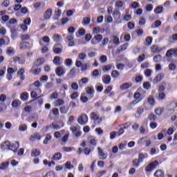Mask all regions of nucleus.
<instances>
[{
	"mask_svg": "<svg viewBox=\"0 0 177 177\" xmlns=\"http://www.w3.org/2000/svg\"><path fill=\"white\" fill-rule=\"evenodd\" d=\"M164 73H160L156 76V77L153 79L154 84H157V82H160L164 78Z\"/></svg>",
	"mask_w": 177,
	"mask_h": 177,
	"instance_id": "5701e85b",
	"label": "nucleus"
},
{
	"mask_svg": "<svg viewBox=\"0 0 177 177\" xmlns=\"http://www.w3.org/2000/svg\"><path fill=\"white\" fill-rule=\"evenodd\" d=\"M53 63L55 64V66H60L62 63L60 62V57H55L53 59Z\"/></svg>",
	"mask_w": 177,
	"mask_h": 177,
	"instance_id": "37998d69",
	"label": "nucleus"
},
{
	"mask_svg": "<svg viewBox=\"0 0 177 177\" xmlns=\"http://www.w3.org/2000/svg\"><path fill=\"white\" fill-rule=\"evenodd\" d=\"M44 63H45V58L40 57L36 60L33 67H39V66H42V64H44Z\"/></svg>",
	"mask_w": 177,
	"mask_h": 177,
	"instance_id": "9b49d317",
	"label": "nucleus"
},
{
	"mask_svg": "<svg viewBox=\"0 0 177 177\" xmlns=\"http://www.w3.org/2000/svg\"><path fill=\"white\" fill-rule=\"evenodd\" d=\"M71 88L73 89V91H78V84L77 82H73L71 84Z\"/></svg>",
	"mask_w": 177,
	"mask_h": 177,
	"instance_id": "680f3d73",
	"label": "nucleus"
},
{
	"mask_svg": "<svg viewBox=\"0 0 177 177\" xmlns=\"http://www.w3.org/2000/svg\"><path fill=\"white\" fill-rule=\"evenodd\" d=\"M154 176L156 177H164V171L161 170H157L154 173Z\"/></svg>",
	"mask_w": 177,
	"mask_h": 177,
	"instance_id": "c03bdc74",
	"label": "nucleus"
},
{
	"mask_svg": "<svg viewBox=\"0 0 177 177\" xmlns=\"http://www.w3.org/2000/svg\"><path fill=\"white\" fill-rule=\"evenodd\" d=\"M71 131L73 133V135L75 134L76 132H77L78 131H80V129H78L77 127L73 126L72 127H71Z\"/></svg>",
	"mask_w": 177,
	"mask_h": 177,
	"instance_id": "e2e57ef3",
	"label": "nucleus"
},
{
	"mask_svg": "<svg viewBox=\"0 0 177 177\" xmlns=\"http://www.w3.org/2000/svg\"><path fill=\"white\" fill-rule=\"evenodd\" d=\"M149 155L147 153H141L138 155V160L140 162H143L145 158H148Z\"/></svg>",
	"mask_w": 177,
	"mask_h": 177,
	"instance_id": "cd10ccee",
	"label": "nucleus"
},
{
	"mask_svg": "<svg viewBox=\"0 0 177 177\" xmlns=\"http://www.w3.org/2000/svg\"><path fill=\"white\" fill-rule=\"evenodd\" d=\"M55 73L58 77H62V75H64L66 72H64V69L62 67L59 66L56 68Z\"/></svg>",
	"mask_w": 177,
	"mask_h": 177,
	"instance_id": "a211bd4d",
	"label": "nucleus"
},
{
	"mask_svg": "<svg viewBox=\"0 0 177 177\" xmlns=\"http://www.w3.org/2000/svg\"><path fill=\"white\" fill-rule=\"evenodd\" d=\"M21 104V101H20L19 100H15L12 101L11 106H12V109H19V107H20Z\"/></svg>",
	"mask_w": 177,
	"mask_h": 177,
	"instance_id": "6ab92c4d",
	"label": "nucleus"
},
{
	"mask_svg": "<svg viewBox=\"0 0 177 177\" xmlns=\"http://www.w3.org/2000/svg\"><path fill=\"white\" fill-rule=\"evenodd\" d=\"M19 131L20 132H26V131H27V125L20 124L19 127Z\"/></svg>",
	"mask_w": 177,
	"mask_h": 177,
	"instance_id": "09e8293b",
	"label": "nucleus"
},
{
	"mask_svg": "<svg viewBox=\"0 0 177 177\" xmlns=\"http://www.w3.org/2000/svg\"><path fill=\"white\" fill-rule=\"evenodd\" d=\"M164 11V8L162 6H158L156 7V8L154 10V12L156 15H161L162 12Z\"/></svg>",
	"mask_w": 177,
	"mask_h": 177,
	"instance_id": "7c9ffc66",
	"label": "nucleus"
},
{
	"mask_svg": "<svg viewBox=\"0 0 177 177\" xmlns=\"http://www.w3.org/2000/svg\"><path fill=\"white\" fill-rule=\"evenodd\" d=\"M148 118L150 121H156L157 116H156V115L153 114V113H150L148 115Z\"/></svg>",
	"mask_w": 177,
	"mask_h": 177,
	"instance_id": "bf43d9fd",
	"label": "nucleus"
},
{
	"mask_svg": "<svg viewBox=\"0 0 177 177\" xmlns=\"http://www.w3.org/2000/svg\"><path fill=\"white\" fill-rule=\"evenodd\" d=\"M75 75H77V72H76V70L75 69V68H73L69 71V73L67 74V77L69 80L71 78H74V77H75Z\"/></svg>",
	"mask_w": 177,
	"mask_h": 177,
	"instance_id": "aec40b11",
	"label": "nucleus"
},
{
	"mask_svg": "<svg viewBox=\"0 0 177 177\" xmlns=\"http://www.w3.org/2000/svg\"><path fill=\"white\" fill-rule=\"evenodd\" d=\"M9 167V161L4 162L0 164V171H5Z\"/></svg>",
	"mask_w": 177,
	"mask_h": 177,
	"instance_id": "393cba45",
	"label": "nucleus"
},
{
	"mask_svg": "<svg viewBox=\"0 0 177 177\" xmlns=\"http://www.w3.org/2000/svg\"><path fill=\"white\" fill-rule=\"evenodd\" d=\"M133 98L136 99V102H142V95L139 92H136L133 95Z\"/></svg>",
	"mask_w": 177,
	"mask_h": 177,
	"instance_id": "c85d7f7f",
	"label": "nucleus"
},
{
	"mask_svg": "<svg viewBox=\"0 0 177 177\" xmlns=\"http://www.w3.org/2000/svg\"><path fill=\"white\" fill-rule=\"evenodd\" d=\"M90 118L91 120L95 121V122H96L97 124H100V122H102V118H100L99 115L96 114V112L91 113Z\"/></svg>",
	"mask_w": 177,
	"mask_h": 177,
	"instance_id": "20e7f679",
	"label": "nucleus"
},
{
	"mask_svg": "<svg viewBox=\"0 0 177 177\" xmlns=\"http://www.w3.org/2000/svg\"><path fill=\"white\" fill-rule=\"evenodd\" d=\"M65 42L68 44V46L73 47L75 46V43L74 42V35H69L66 36L64 39Z\"/></svg>",
	"mask_w": 177,
	"mask_h": 177,
	"instance_id": "f03ea898",
	"label": "nucleus"
},
{
	"mask_svg": "<svg viewBox=\"0 0 177 177\" xmlns=\"http://www.w3.org/2000/svg\"><path fill=\"white\" fill-rule=\"evenodd\" d=\"M115 6L116 8H118V9H121V8H122V6H124V1H116L115 3Z\"/></svg>",
	"mask_w": 177,
	"mask_h": 177,
	"instance_id": "a18cd8bd",
	"label": "nucleus"
},
{
	"mask_svg": "<svg viewBox=\"0 0 177 177\" xmlns=\"http://www.w3.org/2000/svg\"><path fill=\"white\" fill-rule=\"evenodd\" d=\"M53 159L55 161H57L59 160H62V153L57 152L53 156Z\"/></svg>",
	"mask_w": 177,
	"mask_h": 177,
	"instance_id": "a19ab883",
	"label": "nucleus"
},
{
	"mask_svg": "<svg viewBox=\"0 0 177 177\" xmlns=\"http://www.w3.org/2000/svg\"><path fill=\"white\" fill-rule=\"evenodd\" d=\"M89 82V78L82 77L81 80H78L79 86L81 88L84 85H86Z\"/></svg>",
	"mask_w": 177,
	"mask_h": 177,
	"instance_id": "9d476101",
	"label": "nucleus"
},
{
	"mask_svg": "<svg viewBox=\"0 0 177 177\" xmlns=\"http://www.w3.org/2000/svg\"><path fill=\"white\" fill-rule=\"evenodd\" d=\"M20 99L22 100L23 102H26L28 100V93L27 92L22 93L20 95Z\"/></svg>",
	"mask_w": 177,
	"mask_h": 177,
	"instance_id": "473e14b6",
	"label": "nucleus"
},
{
	"mask_svg": "<svg viewBox=\"0 0 177 177\" xmlns=\"http://www.w3.org/2000/svg\"><path fill=\"white\" fill-rule=\"evenodd\" d=\"M64 104V100L62 99H58L55 104V107H60V106H63Z\"/></svg>",
	"mask_w": 177,
	"mask_h": 177,
	"instance_id": "58836bf2",
	"label": "nucleus"
},
{
	"mask_svg": "<svg viewBox=\"0 0 177 177\" xmlns=\"http://www.w3.org/2000/svg\"><path fill=\"white\" fill-rule=\"evenodd\" d=\"M132 129L135 131L137 132L138 129H139V124L138 123H134L132 125Z\"/></svg>",
	"mask_w": 177,
	"mask_h": 177,
	"instance_id": "774afa93",
	"label": "nucleus"
},
{
	"mask_svg": "<svg viewBox=\"0 0 177 177\" xmlns=\"http://www.w3.org/2000/svg\"><path fill=\"white\" fill-rule=\"evenodd\" d=\"M113 17L115 19H118V20L121 19V12L118 10H115L113 13Z\"/></svg>",
	"mask_w": 177,
	"mask_h": 177,
	"instance_id": "4c0bfd02",
	"label": "nucleus"
},
{
	"mask_svg": "<svg viewBox=\"0 0 177 177\" xmlns=\"http://www.w3.org/2000/svg\"><path fill=\"white\" fill-rule=\"evenodd\" d=\"M148 103L149 104H150V106H151V107H153V106H154V104H156V102L154 101V97L150 95L148 97Z\"/></svg>",
	"mask_w": 177,
	"mask_h": 177,
	"instance_id": "ea45409f",
	"label": "nucleus"
},
{
	"mask_svg": "<svg viewBox=\"0 0 177 177\" xmlns=\"http://www.w3.org/2000/svg\"><path fill=\"white\" fill-rule=\"evenodd\" d=\"M128 48V44H124L123 45H121L120 46V49H118L116 51H115V54L116 55H118V53H120V52H122V50H125V49H127Z\"/></svg>",
	"mask_w": 177,
	"mask_h": 177,
	"instance_id": "c756f323",
	"label": "nucleus"
},
{
	"mask_svg": "<svg viewBox=\"0 0 177 177\" xmlns=\"http://www.w3.org/2000/svg\"><path fill=\"white\" fill-rule=\"evenodd\" d=\"M112 39L114 45H115V46H118V45H120V39L115 35H113Z\"/></svg>",
	"mask_w": 177,
	"mask_h": 177,
	"instance_id": "e433bc0d",
	"label": "nucleus"
},
{
	"mask_svg": "<svg viewBox=\"0 0 177 177\" xmlns=\"http://www.w3.org/2000/svg\"><path fill=\"white\" fill-rule=\"evenodd\" d=\"M131 86H132L131 83H124L122 85H120V88L121 91H125L127 89H129V88H131Z\"/></svg>",
	"mask_w": 177,
	"mask_h": 177,
	"instance_id": "b1692460",
	"label": "nucleus"
},
{
	"mask_svg": "<svg viewBox=\"0 0 177 177\" xmlns=\"http://www.w3.org/2000/svg\"><path fill=\"white\" fill-rule=\"evenodd\" d=\"M50 127L51 128H53V129H55V131H59V129L64 127V123H63V122H61L59 123H53Z\"/></svg>",
	"mask_w": 177,
	"mask_h": 177,
	"instance_id": "6e6552de",
	"label": "nucleus"
},
{
	"mask_svg": "<svg viewBox=\"0 0 177 177\" xmlns=\"http://www.w3.org/2000/svg\"><path fill=\"white\" fill-rule=\"evenodd\" d=\"M161 24H162V22L160 20H157L151 24V28H158V27H161Z\"/></svg>",
	"mask_w": 177,
	"mask_h": 177,
	"instance_id": "bb28decb",
	"label": "nucleus"
},
{
	"mask_svg": "<svg viewBox=\"0 0 177 177\" xmlns=\"http://www.w3.org/2000/svg\"><path fill=\"white\" fill-rule=\"evenodd\" d=\"M111 77H113V78H118V77H120V73L118 71L114 70L111 72Z\"/></svg>",
	"mask_w": 177,
	"mask_h": 177,
	"instance_id": "3c124183",
	"label": "nucleus"
},
{
	"mask_svg": "<svg viewBox=\"0 0 177 177\" xmlns=\"http://www.w3.org/2000/svg\"><path fill=\"white\" fill-rule=\"evenodd\" d=\"M59 111L62 114H67L68 113V109H66V106H61Z\"/></svg>",
	"mask_w": 177,
	"mask_h": 177,
	"instance_id": "603ef678",
	"label": "nucleus"
},
{
	"mask_svg": "<svg viewBox=\"0 0 177 177\" xmlns=\"http://www.w3.org/2000/svg\"><path fill=\"white\" fill-rule=\"evenodd\" d=\"M169 70L171 71H175L176 70V64L171 63L169 64Z\"/></svg>",
	"mask_w": 177,
	"mask_h": 177,
	"instance_id": "4d7b16f0",
	"label": "nucleus"
},
{
	"mask_svg": "<svg viewBox=\"0 0 177 177\" xmlns=\"http://www.w3.org/2000/svg\"><path fill=\"white\" fill-rule=\"evenodd\" d=\"M41 154V152L39 151V149H33L32 150L31 156L32 157H38Z\"/></svg>",
	"mask_w": 177,
	"mask_h": 177,
	"instance_id": "f704fd0d",
	"label": "nucleus"
},
{
	"mask_svg": "<svg viewBox=\"0 0 177 177\" xmlns=\"http://www.w3.org/2000/svg\"><path fill=\"white\" fill-rule=\"evenodd\" d=\"M31 71L35 74V75H38L41 73V68H37L34 69V67L31 68Z\"/></svg>",
	"mask_w": 177,
	"mask_h": 177,
	"instance_id": "864d4df0",
	"label": "nucleus"
},
{
	"mask_svg": "<svg viewBox=\"0 0 177 177\" xmlns=\"http://www.w3.org/2000/svg\"><path fill=\"white\" fill-rule=\"evenodd\" d=\"M30 140L34 142V140H41V135L39 133H35L33 135L30 136Z\"/></svg>",
	"mask_w": 177,
	"mask_h": 177,
	"instance_id": "2eb2a0df",
	"label": "nucleus"
},
{
	"mask_svg": "<svg viewBox=\"0 0 177 177\" xmlns=\"http://www.w3.org/2000/svg\"><path fill=\"white\" fill-rule=\"evenodd\" d=\"M1 149L2 150H10V142H9V141L4 142L1 145Z\"/></svg>",
	"mask_w": 177,
	"mask_h": 177,
	"instance_id": "f3484780",
	"label": "nucleus"
},
{
	"mask_svg": "<svg viewBox=\"0 0 177 177\" xmlns=\"http://www.w3.org/2000/svg\"><path fill=\"white\" fill-rule=\"evenodd\" d=\"M62 16V10L58 9L55 12V17H54V20H59V17Z\"/></svg>",
	"mask_w": 177,
	"mask_h": 177,
	"instance_id": "c9c22d12",
	"label": "nucleus"
},
{
	"mask_svg": "<svg viewBox=\"0 0 177 177\" xmlns=\"http://www.w3.org/2000/svg\"><path fill=\"white\" fill-rule=\"evenodd\" d=\"M52 17V9H48L44 13V20H49Z\"/></svg>",
	"mask_w": 177,
	"mask_h": 177,
	"instance_id": "412c9836",
	"label": "nucleus"
},
{
	"mask_svg": "<svg viewBox=\"0 0 177 177\" xmlns=\"http://www.w3.org/2000/svg\"><path fill=\"white\" fill-rule=\"evenodd\" d=\"M51 139H52V136H50V134H47L46 136L45 140L43 142L44 145H48L49 140H50Z\"/></svg>",
	"mask_w": 177,
	"mask_h": 177,
	"instance_id": "8fccbe9b",
	"label": "nucleus"
},
{
	"mask_svg": "<svg viewBox=\"0 0 177 177\" xmlns=\"http://www.w3.org/2000/svg\"><path fill=\"white\" fill-rule=\"evenodd\" d=\"M53 50L54 53L59 55V53H62L63 50V46L60 44H56L54 45Z\"/></svg>",
	"mask_w": 177,
	"mask_h": 177,
	"instance_id": "423d86ee",
	"label": "nucleus"
},
{
	"mask_svg": "<svg viewBox=\"0 0 177 177\" xmlns=\"http://www.w3.org/2000/svg\"><path fill=\"white\" fill-rule=\"evenodd\" d=\"M77 122L80 125H86L88 123V115L82 114L77 119Z\"/></svg>",
	"mask_w": 177,
	"mask_h": 177,
	"instance_id": "7ed1b4c3",
	"label": "nucleus"
},
{
	"mask_svg": "<svg viewBox=\"0 0 177 177\" xmlns=\"http://www.w3.org/2000/svg\"><path fill=\"white\" fill-rule=\"evenodd\" d=\"M97 151H98V156L100 157V160H106V158H107V153H104V151H103V149H102V148L98 147Z\"/></svg>",
	"mask_w": 177,
	"mask_h": 177,
	"instance_id": "0eeeda50",
	"label": "nucleus"
},
{
	"mask_svg": "<svg viewBox=\"0 0 177 177\" xmlns=\"http://www.w3.org/2000/svg\"><path fill=\"white\" fill-rule=\"evenodd\" d=\"M93 38L99 44V43L102 42V39H103V35H96L94 36Z\"/></svg>",
	"mask_w": 177,
	"mask_h": 177,
	"instance_id": "79ce46f5",
	"label": "nucleus"
},
{
	"mask_svg": "<svg viewBox=\"0 0 177 177\" xmlns=\"http://www.w3.org/2000/svg\"><path fill=\"white\" fill-rule=\"evenodd\" d=\"M151 50L152 53H160V52L162 50V48H161L156 45H153L151 47Z\"/></svg>",
	"mask_w": 177,
	"mask_h": 177,
	"instance_id": "4be33fe9",
	"label": "nucleus"
},
{
	"mask_svg": "<svg viewBox=\"0 0 177 177\" xmlns=\"http://www.w3.org/2000/svg\"><path fill=\"white\" fill-rule=\"evenodd\" d=\"M6 53L7 55H8V56H12V55H15V48L9 47L7 50Z\"/></svg>",
	"mask_w": 177,
	"mask_h": 177,
	"instance_id": "de8ad7c7",
	"label": "nucleus"
},
{
	"mask_svg": "<svg viewBox=\"0 0 177 177\" xmlns=\"http://www.w3.org/2000/svg\"><path fill=\"white\" fill-rule=\"evenodd\" d=\"M86 58V54L85 53H79L78 59H80V60H82V62H84V60H85Z\"/></svg>",
	"mask_w": 177,
	"mask_h": 177,
	"instance_id": "49530a36",
	"label": "nucleus"
},
{
	"mask_svg": "<svg viewBox=\"0 0 177 177\" xmlns=\"http://www.w3.org/2000/svg\"><path fill=\"white\" fill-rule=\"evenodd\" d=\"M162 57H161V55H158L155 57H153V62L155 63H158V62H161Z\"/></svg>",
	"mask_w": 177,
	"mask_h": 177,
	"instance_id": "5fc2aeb1",
	"label": "nucleus"
},
{
	"mask_svg": "<svg viewBox=\"0 0 177 177\" xmlns=\"http://www.w3.org/2000/svg\"><path fill=\"white\" fill-rule=\"evenodd\" d=\"M138 103H139V102H137L136 100H133V102H131L127 104V108L129 110H131V109H133V107H135V106H136V104H138Z\"/></svg>",
	"mask_w": 177,
	"mask_h": 177,
	"instance_id": "2f4dec72",
	"label": "nucleus"
},
{
	"mask_svg": "<svg viewBox=\"0 0 177 177\" xmlns=\"http://www.w3.org/2000/svg\"><path fill=\"white\" fill-rule=\"evenodd\" d=\"M158 162L157 160H154L153 162H150L145 167L146 172H152L153 169H156L157 167H158Z\"/></svg>",
	"mask_w": 177,
	"mask_h": 177,
	"instance_id": "f257e3e1",
	"label": "nucleus"
},
{
	"mask_svg": "<svg viewBox=\"0 0 177 177\" xmlns=\"http://www.w3.org/2000/svg\"><path fill=\"white\" fill-rule=\"evenodd\" d=\"M177 107V102H173L169 105L167 106V110L170 113V114H174L175 113V109Z\"/></svg>",
	"mask_w": 177,
	"mask_h": 177,
	"instance_id": "39448f33",
	"label": "nucleus"
},
{
	"mask_svg": "<svg viewBox=\"0 0 177 177\" xmlns=\"http://www.w3.org/2000/svg\"><path fill=\"white\" fill-rule=\"evenodd\" d=\"M89 23H91V15L85 17L82 19V24L84 26V27L88 26Z\"/></svg>",
	"mask_w": 177,
	"mask_h": 177,
	"instance_id": "4468645a",
	"label": "nucleus"
},
{
	"mask_svg": "<svg viewBox=\"0 0 177 177\" xmlns=\"http://www.w3.org/2000/svg\"><path fill=\"white\" fill-rule=\"evenodd\" d=\"M142 113H145V109H143V107L140 106L138 109L137 111L134 115L135 118H140Z\"/></svg>",
	"mask_w": 177,
	"mask_h": 177,
	"instance_id": "f8f14e48",
	"label": "nucleus"
},
{
	"mask_svg": "<svg viewBox=\"0 0 177 177\" xmlns=\"http://www.w3.org/2000/svg\"><path fill=\"white\" fill-rule=\"evenodd\" d=\"M140 5L139 3L134 1L131 4V8L132 9H138V8H139Z\"/></svg>",
	"mask_w": 177,
	"mask_h": 177,
	"instance_id": "338daca9",
	"label": "nucleus"
},
{
	"mask_svg": "<svg viewBox=\"0 0 177 177\" xmlns=\"http://www.w3.org/2000/svg\"><path fill=\"white\" fill-rule=\"evenodd\" d=\"M158 99V100H165V93H164L163 92L159 93Z\"/></svg>",
	"mask_w": 177,
	"mask_h": 177,
	"instance_id": "052dcab7",
	"label": "nucleus"
},
{
	"mask_svg": "<svg viewBox=\"0 0 177 177\" xmlns=\"http://www.w3.org/2000/svg\"><path fill=\"white\" fill-rule=\"evenodd\" d=\"M19 142L16 141L15 142L11 144L10 143V150H12V151H14V153H16V151H17L19 147Z\"/></svg>",
	"mask_w": 177,
	"mask_h": 177,
	"instance_id": "ddd939ff",
	"label": "nucleus"
},
{
	"mask_svg": "<svg viewBox=\"0 0 177 177\" xmlns=\"http://www.w3.org/2000/svg\"><path fill=\"white\" fill-rule=\"evenodd\" d=\"M60 38H61V36H60V35H58V34H55L53 36V39L55 42H58V41H60Z\"/></svg>",
	"mask_w": 177,
	"mask_h": 177,
	"instance_id": "6e6d98bb",
	"label": "nucleus"
},
{
	"mask_svg": "<svg viewBox=\"0 0 177 177\" xmlns=\"http://www.w3.org/2000/svg\"><path fill=\"white\" fill-rule=\"evenodd\" d=\"M102 82L104 84H106V85H109L110 82H111V77L109 75H105L102 76Z\"/></svg>",
	"mask_w": 177,
	"mask_h": 177,
	"instance_id": "dca6fc26",
	"label": "nucleus"
},
{
	"mask_svg": "<svg viewBox=\"0 0 177 177\" xmlns=\"http://www.w3.org/2000/svg\"><path fill=\"white\" fill-rule=\"evenodd\" d=\"M86 92L87 95H89L91 97H93V95L95 93V88L93 87V86H87L86 88Z\"/></svg>",
	"mask_w": 177,
	"mask_h": 177,
	"instance_id": "1a4fd4ad",
	"label": "nucleus"
},
{
	"mask_svg": "<svg viewBox=\"0 0 177 177\" xmlns=\"http://www.w3.org/2000/svg\"><path fill=\"white\" fill-rule=\"evenodd\" d=\"M28 45V42H22L20 44L19 49H26Z\"/></svg>",
	"mask_w": 177,
	"mask_h": 177,
	"instance_id": "0e129e2a",
	"label": "nucleus"
},
{
	"mask_svg": "<svg viewBox=\"0 0 177 177\" xmlns=\"http://www.w3.org/2000/svg\"><path fill=\"white\" fill-rule=\"evenodd\" d=\"M18 75L20 76V79L21 81H24L25 76H24V68H21L19 71H18Z\"/></svg>",
	"mask_w": 177,
	"mask_h": 177,
	"instance_id": "72a5a7b5",
	"label": "nucleus"
},
{
	"mask_svg": "<svg viewBox=\"0 0 177 177\" xmlns=\"http://www.w3.org/2000/svg\"><path fill=\"white\" fill-rule=\"evenodd\" d=\"M152 73H153V71L151 69H147L145 71V75H146L147 77H150Z\"/></svg>",
	"mask_w": 177,
	"mask_h": 177,
	"instance_id": "69168bd1",
	"label": "nucleus"
},
{
	"mask_svg": "<svg viewBox=\"0 0 177 177\" xmlns=\"http://www.w3.org/2000/svg\"><path fill=\"white\" fill-rule=\"evenodd\" d=\"M140 162L138 158H135L132 160V167L133 168H139L140 167Z\"/></svg>",
	"mask_w": 177,
	"mask_h": 177,
	"instance_id": "a878e982",
	"label": "nucleus"
},
{
	"mask_svg": "<svg viewBox=\"0 0 177 177\" xmlns=\"http://www.w3.org/2000/svg\"><path fill=\"white\" fill-rule=\"evenodd\" d=\"M6 73V66H3L0 69V77H3Z\"/></svg>",
	"mask_w": 177,
	"mask_h": 177,
	"instance_id": "13d9d810",
	"label": "nucleus"
}]
</instances>
